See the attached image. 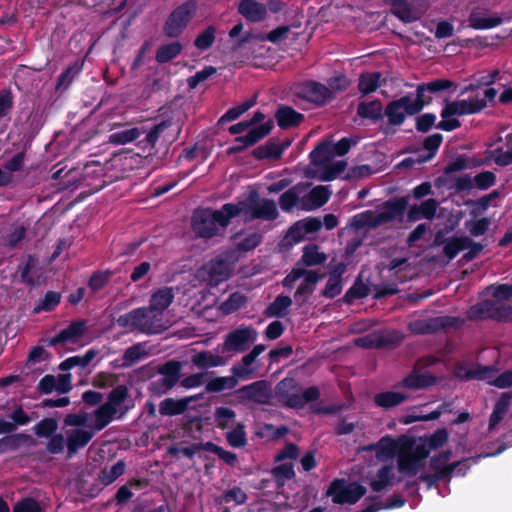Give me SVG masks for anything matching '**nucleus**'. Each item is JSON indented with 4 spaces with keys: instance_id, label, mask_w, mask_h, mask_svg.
Instances as JSON below:
<instances>
[{
    "instance_id": "obj_52",
    "label": "nucleus",
    "mask_w": 512,
    "mask_h": 512,
    "mask_svg": "<svg viewBox=\"0 0 512 512\" xmlns=\"http://www.w3.org/2000/svg\"><path fill=\"white\" fill-rule=\"evenodd\" d=\"M490 225L487 218L477 219L466 223V228L473 236L483 235Z\"/></svg>"
},
{
    "instance_id": "obj_11",
    "label": "nucleus",
    "mask_w": 512,
    "mask_h": 512,
    "mask_svg": "<svg viewBox=\"0 0 512 512\" xmlns=\"http://www.w3.org/2000/svg\"><path fill=\"white\" fill-rule=\"evenodd\" d=\"M347 86L345 78H335L329 81V87L317 83L307 82L302 85L299 95L311 102L322 104L328 100L336 90L344 89Z\"/></svg>"
},
{
    "instance_id": "obj_56",
    "label": "nucleus",
    "mask_w": 512,
    "mask_h": 512,
    "mask_svg": "<svg viewBox=\"0 0 512 512\" xmlns=\"http://www.w3.org/2000/svg\"><path fill=\"white\" fill-rule=\"evenodd\" d=\"M57 429V422L54 419H44L36 426V434L48 437Z\"/></svg>"
},
{
    "instance_id": "obj_29",
    "label": "nucleus",
    "mask_w": 512,
    "mask_h": 512,
    "mask_svg": "<svg viewBox=\"0 0 512 512\" xmlns=\"http://www.w3.org/2000/svg\"><path fill=\"white\" fill-rule=\"evenodd\" d=\"M173 299L174 294L172 289L167 287L162 288L152 294L149 307L163 315V312L170 306Z\"/></svg>"
},
{
    "instance_id": "obj_2",
    "label": "nucleus",
    "mask_w": 512,
    "mask_h": 512,
    "mask_svg": "<svg viewBox=\"0 0 512 512\" xmlns=\"http://www.w3.org/2000/svg\"><path fill=\"white\" fill-rule=\"evenodd\" d=\"M352 144H355V142L343 138L336 144L323 142L318 145L310 154L311 162L315 166V176L319 180L330 181L342 173L346 163L342 160H334V156L345 155Z\"/></svg>"
},
{
    "instance_id": "obj_13",
    "label": "nucleus",
    "mask_w": 512,
    "mask_h": 512,
    "mask_svg": "<svg viewBox=\"0 0 512 512\" xmlns=\"http://www.w3.org/2000/svg\"><path fill=\"white\" fill-rule=\"evenodd\" d=\"M257 332L250 327H241L230 332L225 341L217 346L221 354H228L227 359L232 355L244 351L250 343L256 340Z\"/></svg>"
},
{
    "instance_id": "obj_55",
    "label": "nucleus",
    "mask_w": 512,
    "mask_h": 512,
    "mask_svg": "<svg viewBox=\"0 0 512 512\" xmlns=\"http://www.w3.org/2000/svg\"><path fill=\"white\" fill-rule=\"evenodd\" d=\"M214 29L212 27L203 31L195 40V46L201 50L210 47L214 41Z\"/></svg>"
},
{
    "instance_id": "obj_3",
    "label": "nucleus",
    "mask_w": 512,
    "mask_h": 512,
    "mask_svg": "<svg viewBox=\"0 0 512 512\" xmlns=\"http://www.w3.org/2000/svg\"><path fill=\"white\" fill-rule=\"evenodd\" d=\"M497 95L494 88H487L483 91H477L470 98L456 99L453 101H446L441 111L442 120L438 123L437 127L451 131L460 126V122L456 117L474 114L481 111L487 106L488 102H492Z\"/></svg>"
},
{
    "instance_id": "obj_7",
    "label": "nucleus",
    "mask_w": 512,
    "mask_h": 512,
    "mask_svg": "<svg viewBox=\"0 0 512 512\" xmlns=\"http://www.w3.org/2000/svg\"><path fill=\"white\" fill-rule=\"evenodd\" d=\"M434 378L426 373L413 372L404 378L396 390L381 392L375 395L374 402L377 406L389 409L407 401L410 396L408 393L401 391V388L420 389L431 385Z\"/></svg>"
},
{
    "instance_id": "obj_15",
    "label": "nucleus",
    "mask_w": 512,
    "mask_h": 512,
    "mask_svg": "<svg viewBox=\"0 0 512 512\" xmlns=\"http://www.w3.org/2000/svg\"><path fill=\"white\" fill-rule=\"evenodd\" d=\"M406 205V200H401L397 203H389L386 205L384 211L375 215L372 211H365L355 215L352 218L351 226L355 228H362L365 226H376L383 223L399 213Z\"/></svg>"
},
{
    "instance_id": "obj_26",
    "label": "nucleus",
    "mask_w": 512,
    "mask_h": 512,
    "mask_svg": "<svg viewBox=\"0 0 512 512\" xmlns=\"http://www.w3.org/2000/svg\"><path fill=\"white\" fill-rule=\"evenodd\" d=\"M470 26L475 29H490L502 23L501 17L482 11H473L469 17Z\"/></svg>"
},
{
    "instance_id": "obj_46",
    "label": "nucleus",
    "mask_w": 512,
    "mask_h": 512,
    "mask_svg": "<svg viewBox=\"0 0 512 512\" xmlns=\"http://www.w3.org/2000/svg\"><path fill=\"white\" fill-rule=\"evenodd\" d=\"M246 298L240 293H233L230 297L220 305V310L224 314H230L238 310L244 305Z\"/></svg>"
},
{
    "instance_id": "obj_30",
    "label": "nucleus",
    "mask_w": 512,
    "mask_h": 512,
    "mask_svg": "<svg viewBox=\"0 0 512 512\" xmlns=\"http://www.w3.org/2000/svg\"><path fill=\"white\" fill-rule=\"evenodd\" d=\"M493 371L489 368H484L475 374V377L486 380L489 384L494 385L498 388H506L512 385V371H507L494 377Z\"/></svg>"
},
{
    "instance_id": "obj_5",
    "label": "nucleus",
    "mask_w": 512,
    "mask_h": 512,
    "mask_svg": "<svg viewBox=\"0 0 512 512\" xmlns=\"http://www.w3.org/2000/svg\"><path fill=\"white\" fill-rule=\"evenodd\" d=\"M66 444L70 454L85 447L95 434L103 428H97V422L92 413L68 414L64 419Z\"/></svg>"
},
{
    "instance_id": "obj_36",
    "label": "nucleus",
    "mask_w": 512,
    "mask_h": 512,
    "mask_svg": "<svg viewBox=\"0 0 512 512\" xmlns=\"http://www.w3.org/2000/svg\"><path fill=\"white\" fill-rule=\"evenodd\" d=\"M394 468L393 466H384L382 467L375 478L371 480V488L374 491H380L385 487L392 485L394 481Z\"/></svg>"
},
{
    "instance_id": "obj_4",
    "label": "nucleus",
    "mask_w": 512,
    "mask_h": 512,
    "mask_svg": "<svg viewBox=\"0 0 512 512\" xmlns=\"http://www.w3.org/2000/svg\"><path fill=\"white\" fill-rule=\"evenodd\" d=\"M448 438L449 434L445 429H439L427 437L411 438V443L404 446L401 468L417 474L423 469L424 460L430 452L446 444Z\"/></svg>"
},
{
    "instance_id": "obj_39",
    "label": "nucleus",
    "mask_w": 512,
    "mask_h": 512,
    "mask_svg": "<svg viewBox=\"0 0 512 512\" xmlns=\"http://www.w3.org/2000/svg\"><path fill=\"white\" fill-rule=\"evenodd\" d=\"M510 397L503 395L496 403L494 411L490 417L489 430L495 429L496 425L502 420L508 410Z\"/></svg>"
},
{
    "instance_id": "obj_10",
    "label": "nucleus",
    "mask_w": 512,
    "mask_h": 512,
    "mask_svg": "<svg viewBox=\"0 0 512 512\" xmlns=\"http://www.w3.org/2000/svg\"><path fill=\"white\" fill-rule=\"evenodd\" d=\"M237 260L238 256H235L234 252H229L224 257L211 261L202 267L198 276L210 286L217 285L228 279L232 271L231 265Z\"/></svg>"
},
{
    "instance_id": "obj_63",
    "label": "nucleus",
    "mask_w": 512,
    "mask_h": 512,
    "mask_svg": "<svg viewBox=\"0 0 512 512\" xmlns=\"http://www.w3.org/2000/svg\"><path fill=\"white\" fill-rule=\"evenodd\" d=\"M109 273L107 272H98L95 273L89 281V286L92 290L97 291L101 289L108 281Z\"/></svg>"
},
{
    "instance_id": "obj_58",
    "label": "nucleus",
    "mask_w": 512,
    "mask_h": 512,
    "mask_svg": "<svg viewBox=\"0 0 512 512\" xmlns=\"http://www.w3.org/2000/svg\"><path fill=\"white\" fill-rule=\"evenodd\" d=\"M60 302V295L56 292H48L35 311H49Z\"/></svg>"
},
{
    "instance_id": "obj_44",
    "label": "nucleus",
    "mask_w": 512,
    "mask_h": 512,
    "mask_svg": "<svg viewBox=\"0 0 512 512\" xmlns=\"http://www.w3.org/2000/svg\"><path fill=\"white\" fill-rule=\"evenodd\" d=\"M382 110L380 101L361 103L358 106V114L364 118L378 119L382 115Z\"/></svg>"
},
{
    "instance_id": "obj_60",
    "label": "nucleus",
    "mask_w": 512,
    "mask_h": 512,
    "mask_svg": "<svg viewBox=\"0 0 512 512\" xmlns=\"http://www.w3.org/2000/svg\"><path fill=\"white\" fill-rule=\"evenodd\" d=\"M12 512H42L39 504L32 499H25L18 502Z\"/></svg>"
},
{
    "instance_id": "obj_43",
    "label": "nucleus",
    "mask_w": 512,
    "mask_h": 512,
    "mask_svg": "<svg viewBox=\"0 0 512 512\" xmlns=\"http://www.w3.org/2000/svg\"><path fill=\"white\" fill-rule=\"evenodd\" d=\"M182 46L179 42H174L161 46L156 54V60L160 63L167 62L175 58L181 51Z\"/></svg>"
},
{
    "instance_id": "obj_19",
    "label": "nucleus",
    "mask_w": 512,
    "mask_h": 512,
    "mask_svg": "<svg viewBox=\"0 0 512 512\" xmlns=\"http://www.w3.org/2000/svg\"><path fill=\"white\" fill-rule=\"evenodd\" d=\"M322 222L318 218H308L295 223L287 232L285 239L288 244L302 241L309 233L318 231Z\"/></svg>"
},
{
    "instance_id": "obj_53",
    "label": "nucleus",
    "mask_w": 512,
    "mask_h": 512,
    "mask_svg": "<svg viewBox=\"0 0 512 512\" xmlns=\"http://www.w3.org/2000/svg\"><path fill=\"white\" fill-rule=\"evenodd\" d=\"M498 74L497 70L488 72L486 75L481 76L479 79H477L478 84H470L469 86L465 87L464 90L461 92V95H464L467 92H477V88L480 85H490L496 80V76Z\"/></svg>"
},
{
    "instance_id": "obj_9",
    "label": "nucleus",
    "mask_w": 512,
    "mask_h": 512,
    "mask_svg": "<svg viewBox=\"0 0 512 512\" xmlns=\"http://www.w3.org/2000/svg\"><path fill=\"white\" fill-rule=\"evenodd\" d=\"M428 102L425 99V88L418 86L416 96H404L389 103L385 109V115L390 124L400 125L407 115L418 113Z\"/></svg>"
},
{
    "instance_id": "obj_50",
    "label": "nucleus",
    "mask_w": 512,
    "mask_h": 512,
    "mask_svg": "<svg viewBox=\"0 0 512 512\" xmlns=\"http://www.w3.org/2000/svg\"><path fill=\"white\" fill-rule=\"evenodd\" d=\"M234 386V380L231 377H219L210 380L206 384V391L208 392H219L226 388H232Z\"/></svg>"
},
{
    "instance_id": "obj_35",
    "label": "nucleus",
    "mask_w": 512,
    "mask_h": 512,
    "mask_svg": "<svg viewBox=\"0 0 512 512\" xmlns=\"http://www.w3.org/2000/svg\"><path fill=\"white\" fill-rule=\"evenodd\" d=\"M273 128V122L271 120L262 123L261 125L251 129L249 133L244 136L237 138V141L242 142L245 146H250L258 142L260 139L268 135Z\"/></svg>"
},
{
    "instance_id": "obj_51",
    "label": "nucleus",
    "mask_w": 512,
    "mask_h": 512,
    "mask_svg": "<svg viewBox=\"0 0 512 512\" xmlns=\"http://www.w3.org/2000/svg\"><path fill=\"white\" fill-rule=\"evenodd\" d=\"M227 441L233 447H241L246 443L244 427L237 425L232 431L227 433Z\"/></svg>"
},
{
    "instance_id": "obj_41",
    "label": "nucleus",
    "mask_w": 512,
    "mask_h": 512,
    "mask_svg": "<svg viewBox=\"0 0 512 512\" xmlns=\"http://www.w3.org/2000/svg\"><path fill=\"white\" fill-rule=\"evenodd\" d=\"M326 255L319 251L315 245H309L304 248L302 261L307 266H314L323 263L326 260Z\"/></svg>"
},
{
    "instance_id": "obj_22",
    "label": "nucleus",
    "mask_w": 512,
    "mask_h": 512,
    "mask_svg": "<svg viewBox=\"0 0 512 512\" xmlns=\"http://www.w3.org/2000/svg\"><path fill=\"white\" fill-rule=\"evenodd\" d=\"M328 186H317L306 196L303 194L301 210L311 211L323 206L330 198Z\"/></svg>"
},
{
    "instance_id": "obj_14",
    "label": "nucleus",
    "mask_w": 512,
    "mask_h": 512,
    "mask_svg": "<svg viewBox=\"0 0 512 512\" xmlns=\"http://www.w3.org/2000/svg\"><path fill=\"white\" fill-rule=\"evenodd\" d=\"M366 492L365 487L358 483H347L345 480H335L331 483L327 495L337 504H354Z\"/></svg>"
},
{
    "instance_id": "obj_28",
    "label": "nucleus",
    "mask_w": 512,
    "mask_h": 512,
    "mask_svg": "<svg viewBox=\"0 0 512 512\" xmlns=\"http://www.w3.org/2000/svg\"><path fill=\"white\" fill-rule=\"evenodd\" d=\"M151 354V349L145 343H138L128 348L122 358L123 366H132L135 363L146 359Z\"/></svg>"
},
{
    "instance_id": "obj_16",
    "label": "nucleus",
    "mask_w": 512,
    "mask_h": 512,
    "mask_svg": "<svg viewBox=\"0 0 512 512\" xmlns=\"http://www.w3.org/2000/svg\"><path fill=\"white\" fill-rule=\"evenodd\" d=\"M196 9L197 3L194 0L187 1L177 7L166 21L165 33L170 37H175L181 34Z\"/></svg>"
},
{
    "instance_id": "obj_24",
    "label": "nucleus",
    "mask_w": 512,
    "mask_h": 512,
    "mask_svg": "<svg viewBox=\"0 0 512 512\" xmlns=\"http://www.w3.org/2000/svg\"><path fill=\"white\" fill-rule=\"evenodd\" d=\"M307 188V185L298 184L283 193L280 197L281 209L284 211H290L293 208L301 209L303 193L307 190Z\"/></svg>"
},
{
    "instance_id": "obj_20",
    "label": "nucleus",
    "mask_w": 512,
    "mask_h": 512,
    "mask_svg": "<svg viewBox=\"0 0 512 512\" xmlns=\"http://www.w3.org/2000/svg\"><path fill=\"white\" fill-rule=\"evenodd\" d=\"M86 323L84 321H77L63 329L53 340L52 343L61 342L65 345H78L83 346V337L85 334Z\"/></svg>"
},
{
    "instance_id": "obj_59",
    "label": "nucleus",
    "mask_w": 512,
    "mask_h": 512,
    "mask_svg": "<svg viewBox=\"0 0 512 512\" xmlns=\"http://www.w3.org/2000/svg\"><path fill=\"white\" fill-rule=\"evenodd\" d=\"M125 465L123 462H117L109 471H104L102 474V481L106 484L113 482L124 472Z\"/></svg>"
},
{
    "instance_id": "obj_6",
    "label": "nucleus",
    "mask_w": 512,
    "mask_h": 512,
    "mask_svg": "<svg viewBox=\"0 0 512 512\" xmlns=\"http://www.w3.org/2000/svg\"><path fill=\"white\" fill-rule=\"evenodd\" d=\"M117 322L121 327L146 334H159L168 328L163 315L151 307L134 309L120 316Z\"/></svg>"
},
{
    "instance_id": "obj_23",
    "label": "nucleus",
    "mask_w": 512,
    "mask_h": 512,
    "mask_svg": "<svg viewBox=\"0 0 512 512\" xmlns=\"http://www.w3.org/2000/svg\"><path fill=\"white\" fill-rule=\"evenodd\" d=\"M221 352H218L217 349L215 352L212 351H204L195 353L191 361L192 363L199 369H209L213 367L222 366L227 362V358L220 355Z\"/></svg>"
},
{
    "instance_id": "obj_54",
    "label": "nucleus",
    "mask_w": 512,
    "mask_h": 512,
    "mask_svg": "<svg viewBox=\"0 0 512 512\" xmlns=\"http://www.w3.org/2000/svg\"><path fill=\"white\" fill-rule=\"evenodd\" d=\"M341 291H342L341 279L337 275H331L326 284V287L324 290V295L327 297L333 298V297L339 295L341 293Z\"/></svg>"
},
{
    "instance_id": "obj_47",
    "label": "nucleus",
    "mask_w": 512,
    "mask_h": 512,
    "mask_svg": "<svg viewBox=\"0 0 512 512\" xmlns=\"http://www.w3.org/2000/svg\"><path fill=\"white\" fill-rule=\"evenodd\" d=\"M215 423L218 427L226 428L236 417L235 412L227 407H218L214 413Z\"/></svg>"
},
{
    "instance_id": "obj_61",
    "label": "nucleus",
    "mask_w": 512,
    "mask_h": 512,
    "mask_svg": "<svg viewBox=\"0 0 512 512\" xmlns=\"http://www.w3.org/2000/svg\"><path fill=\"white\" fill-rule=\"evenodd\" d=\"M56 382V392L58 393H67L71 390V375L70 374H60L58 376H54Z\"/></svg>"
},
{
    "instance_id": "obj_31",
    "label": "nucleus",
    "mask_w": 512,
    "mask_h": 512,
    "mask_svg": "<svg viewBox=\"0 0 512 512\" xmlns=\"http://www.w3.org/2000/svg\"><path fill=\"white\" fill-rule=\"evenodd\" d=\"M261 241V236L258 233L249 234H236L234 237V244L236 250L233 251L235 256L239 257L238 253L250 251L257 247Z\"/></svg>"
},
{
    "instance_id": "obj_32",
    "label": "nucleus",
    "mask_w": 512,
    "mask_h": 512,
    "mask_svg": "<svg viewBox=\"0 0 512 512\" xmlns=\"http://www.w3.org/2000/svg\"><path fill=\"white\" fill-rule=\"evenodd\" d=\"M276 120L281 128H289L301 123L303 120V115L296 112L291 107L284 106L279 108L277 111Z\"/></svg>"
},
{
    "instance_id": "obj_40",
    "label": "nucleus",
    "mask_w": 512,
    "mask_h": 512,
    "mask_svg": "<svg viewBox=\"0 0 512 512\" xmlns=\"http://www.w3.org/2000/svg\"><path fill=\"white\" fill-rule=\"evenodd\" d=\"M470 240L467 237L449 239L444 246V253L449 259H453L460 251L467 248Z\"/></svg>"
},
{
    "instance_id": "obj_1",
    "label": "nucleus",
    "mask_w": 512,
    "mask_h": 512,
    "mask_svg": "<svg viewBox=\"0 0 512 512\" xmlns=\"http://www.w3.org/2000/svg\"><path fill=\"white\" fill-rule=\"evenodd\" d=\"M277 215L274 201L251 194L244 200L225 204L219 210L197 211L193 216V229L201 237H212L222 232L236 217L248 222L254 219L273 220Z\"/></svg>"
},
{
    "instance_id": "obj_18",
    "label": "nucleus",
    "mask_w": 512,
    "mask_h": 512,
    "mask_svg": "<svg viewBox=\"0 0 512 512\" xmlns=\"http://www.w3.org/2000/svg\"><path fill=\"white\" fill-rule=\"evenodd\" d=\"M321 278L322 275L318 274L316 271L295 268L284 278L283 285L291 287L296 281L302 279L295 293V298L298 299V297L312 293L316 283Z\"/></svg>"
},
{
    "instance_id": "obj_34",
    "label": "nucleus",
    "mask_w": 512,
    "mask_h": 512,
    "mask_svg": "<svg viewBox=\"0 0 512 512\" xmlns=\"http://www.w3.org/2000/svg\"><path fill=\"white\" fill-rule=\"evenodd\" d=\"M320 395L317 387H309L301 393L290 396L287 400V404L292 408H301L309 402L318 399Z\"/></svg>"
},
{
    "instance_id": "obj_25",
    "label": "nucleus",
    "mask_w": 512,
    "mask_h": 512,
    "mask_svg": "<svg viewBox=\"0 0 512 512\" xmlns=\"http://www.w3.org/2000/svg\"><path fill=\"white\" fill-rule=\"evenodd\" d=\"M199 396H190L182 399L168 398L163 400L159 405L161 415H178L183 413L191 401L198 399Z\"/></svg>"
},
{
    "instance_id": "obj_45",
    "label": "nucleus",
    "mask_w": 512,
    "mask_h": 512,
    "mask_svg": "<svg viewBox=\"0 0 512 512\" xmlns=\"http://www.w3.org/2000/svg\"><path fill=\"white\" fill-rule=\"evenodd\" d=\"M255 357L249 353L242 358V361L233 366V373L238 378H247L252 372V363L255 361Z\"/></svg>"
},
{
    "instance_id": "obj_42",
    "label": "nucleus",
    "mask_w": 512,
    "mask_h": 512,
    "mask_svg": "<svg viewBox=\"0 0 512 512\" xmlns=\"http://www.w3.org/2000/svg\"><path fill=\"white\" fill-rule=\"evenodd\" d=\"M380 85V74L377 72L361 75L359 79V90L363 94L374 92Z\"/></svg>"
},
{
    "instance_id": "obj_8",
    "label": "nucleus",
    "mask_w": 512,
    "mask_h": 512,
    "mask_svg": "<svg viewBox=\"0 0 512 512\" xmlns=\"http://www.w3.org/2000/svg\"><path fill=\"white\" fill-rule=\"evenodd\" d=\"M131 406L127 388L118 386L110 392L107 401L91 413L97 428H105L113 420L123 417Z\"/></svg>"
},
{
    "instance_id": "obj_17",
    "label": "nucleus",
    "mask_w": 512,
    "mask_h": 512,
    "mask_svg": "<svg viewBox=\"0 0 512 512\" xmlns=\"http://www.w3.org/2000/svg\"><path fill=\"white\" fill-rule=\"evenodd\" d=\"M281 7L282 4L277 0H270L267 4L257 0H241L238 4V12L248 21L260 22L266 18L268 9L277 12Z\"/></svg>"
},
{
    "instance_id": "obj_48",
    "label": "nucleus",
    "mask_w": 512,
    "mask_h": 512,
    "mask_svg": "<svg viewBox=\"0 0 512 512\" xmlns=\"http://www.w3.org/2000/svg\"><path fill=\"white\" fill-rule=\"evenodd\" d=\"M286 145H280L277 143H268L264 147L257 149L256 154L259 158H270L277 159L281 156Z\"/></svg>"
},
{
    "instance_id": "obj_21",
    "label": "nucleus",
    "mask_w": 512,
    "mask_h": 512,
    "mask_svg": "<svg viewBox=\"0 0 512 512\" xmlns=\"http://www.w3.org/2000/svg\"><path fill=\"white\" fill-rule=\"evenodd\" d=\"M391 5L392 13L400 20L410 23L418 20L423 14V9L411 6L408 0H385Z\"/></svg>"
},
{
    "instance_id": "obj_57",
    "label": "nucleus",
    "mask_w": 512,
    "mask_h": 512,
    "mask_svg": "<svg viewBox=\"0 0 512 512\" xmlns=\"http://www.w3.org/2000/svg\"><path fill=\"white\" fill-rule=\"evenodd\" d=\"M205 449L211 451L219 456V458L223 459L228 464H233L236 461V456L232 452L225 451L223 448L213 444L207 443L205 445Z\"/></svg>"
},
{
    "instance_id": "obj_64",
    "label": "nucleus",
    "mask_w": 512,
    "mask_h": 512,
    "mask_svg": "<svg viewBox=\"0 0 512 512\" xmlns=\"http://www.w3.org/2000/svg\"><path fill=\"white\" fill-rule=\"evenodd\" d=\"M48 357V352L43 347L37 346L29 353L28 361L31 364H37L46 361Z\"/></svg>"
},
{
    "instance_id": "obj_49",
    "label": "nucleus",
    "mask_w": 512,
    "mask_h": 512,
    "mask_svg": "<svg viewBox=\"0 0 512 512\" xmlns=\"http://www.w3.org/2000/svg\"><path fill=\"white\" fill-rule=\"evenodd\" d=\"M440 415H441V411H438V410L433 411V412H431L430 414H427V415L416 413V411L413 410L411 413H408V414L402 416V418L400 419V422L405 424V425H408V424H412V423L417 422V421L435 420Z\"/></svg>"
},
{
    "instance_id": "obj_62",
    "label": "nucleus",
    "mask_w": 512,
    "mask_h": 512,
    "mask_svg": "<svg viewBox=\"0 0 512 512\" xmlns=\"http://www.w3.org/2000/svg\"><path fill=\"white\" fill-rule=\"evenodd\" d=\"M215 72L216 70L213 67L205 68L202 71L197 72L191 78H189L188 84L191 88H195L198 85V83L204 81L205 79L213 75Z\"/></svg>"
},
{
    "instance_id": "obj_27",
    "label": "nucleus",
    "mask_w": 512,
    "mask_h": 512,
    "mask_svg": "<svg viewBox=\"0 0 512 512\" xmlns=\"http://www.w3.org/2000/svg\"><path fill=\"white\" fill-rule=\"evenodd\" d=\"M437 205L434 199H428L419 206H411L407 217L410 221H417L422 218L432 219L436 213Z\"/></svg>"
},
{
    "instance_id": "obj_12",
    "label": "nucleus",
    "mask_w": 512,
    "mask_h": 512,
    "mask_svg": "<svg viewBox=\"0 0 512 512\" xmlns=\"http://www.w3.org/2000/svg\"><path fill=\"white\" fill-rule=\"evenodd\" d=\"M411 443V438L402 437L393 440L389 437L382 438L375 446H371L376 452V457L380 461H385L397 455L398 470L405 476H415L416 472H409L401 468V460L404 452V446Z\"/></svg>"
},
{
    "instance_id": "obj_38",
    "label": "nucleus",
    "mask_w": 512,
    "mask_h": 512,
    "mask_svg": "<svg viewBox=\"0 0 512 512\" xmlns=\"http://www.w3.org/2000/svg\"><path fill=\"white\" fill-rule=\"evenodd\" d=\"M141 134L142 132L138 128H130L112 133L109 136V141L116 145H124L136 140Z\"/></svg>"
},
{
    "instance_id": "obj_37",
    "label": "nucleus",
    "mask_w": 512,
    "mask_h": 512,
    "mask_svg": "<svg viewBox=\"0 0 512 512\" xmlns=\"http://www.w3.org/2000/svg\"><path fill=\"white\" fill-rule=\"evenodd\" d=\"M291 304L290 297L280 295L267 307L266 314L270 317H281L285 315Z\"/></svg>"
},
{
    "instance_id": "obj_33",
    "label": "nucleus",
    "mask_w": 512,
    "mask_h": 512,
    "mask_svg": "<svg viewBox=\"0 0 512 512\" xmlns=\"http://www.w3.org/2000/svg\"><path fill=\"white\" fill-rule=\"evenodd\" d=\"M450 457V452H443L431 459L430 465L437 477H445L454 472L456 465L448 464Z\"/></svg>"
}]
</instances>
